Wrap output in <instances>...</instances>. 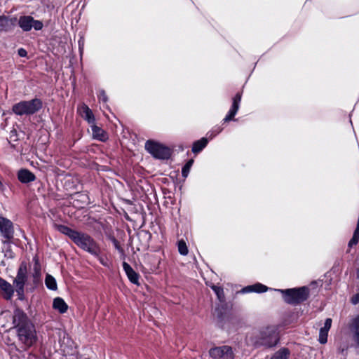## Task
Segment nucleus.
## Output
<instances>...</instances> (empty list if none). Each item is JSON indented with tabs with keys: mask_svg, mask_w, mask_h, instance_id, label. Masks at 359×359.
Here are the masks:
<instances>
[{
	"mask_svg": "<svg viewBox=\"0 0 359 359\" xmlns=\"http://www.w3.org/2000/svg\"><path fill=\"white\" fill-rule=\"evenodd\" d=\"M278 333L273 327H268L260 332L258 343L267 348L276 346L278 342Z\"/></svg>",
	"mask_w": 359,
	"mask_h": 359,
	"instance_id": "obj_7",
	"label": "nucleus"
},
{
	"mask_svg": "<svg viewBox=\"0 0 359 359\" xmlns=\"http://www.w3.org/2000/svg\"><path fill=\"white\" fill-rule=\"evenodd\" d=\"M194 163V160H189L186 164L182 167V175L184 177H187L189 173L190 169Z\"/></svg>",
	"mask_w": 359,
	"mask_h": 359,
	"instance_id": "obj_26",
	"label": "nucleus"
},
{
	"mask_svg": "<svg viewBox=\"0 0 359 359\" xmlns=\"http://www.w3.org/2000/svg\"><path fill=\"white\" fill-rule=\"evenodd\" d=\"M32 27L35 30H37V31L41 30L43 28V23H42L41 21L37 20H34L33 18Z\"/></svg>",
	"mask_w": 359,
	"mask_h": 359,
	"instance_id": "obj_30",
	"label": "nucleus"
},
{
	"mask_svg": "<svg viewBox=\"0 0 359 359\" xmlns=\"http://www.w3.org/2000/svg\"><path fill=\"white\" fill-rule=\"evenodd\" d=\"M145 149L155 158L168 159L172 154L171 149L158 142L147 140L145 143Z\"/></svg>",
	"mask_w": 359,
	"mask_h": 359,
	"instance_id": "obj_6",
	"label": "nucleus"
},
{
	"mask_svg": "<svg viewBox=\"0 0 359 359\" xmlns=\"http://www.w3.org/2000/svg\"><path fill=\"white\" fill-rule=\"evenodd\" d=\"M18 55L20 56V57H26L27 56V51L24 48H20L18 49Z\"/></svg>",
	"mask_w": 359,
	"mask_h": 359,
	"instance_id": "obj_35",
	"label": "nucleus"
},
{
	"mask_svg": "<svg viewBox=\"0 0 359 359\" xmlns=\"http://www.w3.org/2000/svg\"><path fill=\"white\" fill-rule=\"evenodd\" d=\"M0 290L3 297L6 300H10L13 296L15 287L8 281L0 277Z\"/></svg>",
	"mask_w": 359,
	"mask_h": 359,
	"instance_id": "obj_12",
	"label": "nucleus"
},
{
	"mask_svg": "<svg viewBox=\"0 0 359 359\" xmlns=\"http://www.w3.org/2000/svg\"><path fill=\"white\" fill-rule=\"evenodd\" d=\"M46 286L51 290H56L57 289V285L56 283V280L53 276L50 274H47L45 279Z\"/></svg>",
	"mask_w": 359,
	"mask_h": 359,
	"instance_id": "obj_23",
	"label": "nucleus"
},
{
	"mask_svg": "<svg viewBox=\"0 0 359 359\" xmlns=\"http://www.w3.org/2000/svg\"><path fill=\"white\" fill-rule=\"evenodd\" d=\"M356 278L359 280V268L356 269Z\"/></svg>",
	"mask_w": 359,
	"mask_h": 359,
	"instance_id": "obj_41",
	"label": "nucleus"
},
{
	"mask_svg": "<svg viewBox=\"0 0 359 359\" xmlns=\"http://www.w3.org/2000/svg\"><path fill=\"white\" fill-rule=\"evenodd\" d=\"M98 98L100 101H102L103 102H107V96L104 92V90H101L99 93Z\"/></svg>",
	"mask_w": 359,
	"mask_h": 359,
	"instance_id": "obj_32",
	"label": "nucleus"
},
{
	"mask_svg": "<svg viewBox=\"0 0 359 359\" xmlns=\"http://www.w3.org/2000/svg\"><path fill=\"white\" fill-rule=\"evenodd\" d=\"M283 296L284 301L289 304H298L307 299L309 297V289L306 287L281 290L278 289Z\"/></svg>",
	"mask_w": 359,
	"mask_h": 359,
	"instance_id": "obj_4",
	"label": "nucleus"
},
{
	"mask_svg": "<svg viewBox=\"0 0 359 359\" xmlns=\"http://www.w3.org/2000/svg\"><path fill=\"white\" fill-rule=\"evenodd\" d=\"M91 128L94 139L102 142H104L108 139L107 133L101 128L95 125V123L91 124Z\"/></svg>",
	"mask_w": 359,
	"mask_h": 359,
	"instance_id": "obj_18",
	"label": "nucleus"
},
{
	"mask_svg": "<svg viewBox=\"0 0 359 359\" xmlns=\"http://www.w3.org/2000/svg\"><path fill=\"white\" fill-rule=\"evenodd\" d=\"M351 303L353 304H357L359 303V294L357 293L351 298Z\"/></svg>",
	"mask_w": 359,
	"mask_h": 359,
	"instance_id": "obj_34",
	"label": "nucleus"
},
{
	"mask_svg": "<svg viewBox=\"0 0 359 359\" xmlns=\"http://www.w3.org/2000/svg\"><path fill=\"white\" fill-rule=\"evenodd\" d=\"M178 251L182 255H187L189 252L186 243L183 240H180L177 243Z\"/></svg>",
	"mask_w": 359,
	"mask_h": 359,
	"instance_id": "obj_27",
	"label": "nucleus"
},
{
	"mask_svg": "<svg viewBox=\"0 0 359 359\" xmlns=\"http://www.w3.org/2000/svg\"><path fill=\"white\" fill-rule=\"evenodd\" d=\"M350 330L353 341L359 346V315L353 319L350 325Z\"/></svg>",
	"mask_w": 359,
	"mask_h": 359,
	"instance_id": "obj_16",
	"label": "nucleus"
},
{
	"mask_svg": "<svg viewBox=\"0 0 359 359\" xmlns=\"http://www.w3.org/2000/svg\"><path fill=\"white\" fill-rule=\"evenodd\" d=\"M222 130V128H220V127H217V128L215 129V130L213 132H215V134H211L210 135V137L212 138V137L215 136L216 135L219 134L221 131Z\"/></svg>",
	"mask_w": 359,
	"mask_h": 359,
	"instance_id": "obj_36",
	"label": "nucleus"
},
{
	"mask_svg": "<svg viewBox=\"0 0 359 359\" xmlns=\"http://www.w3.org/2000/svg\"><path fill=\"white\" fill-rule=\"evenodd\" d=\"M122 265L123 269L126 274L127 275V277L129 279V280L136 285H140V275L137 272H135L133 270V269L130 266V265L127 262H123Z\"/></svg>",
	"mask_w": 359,
	"mask_h": 359,
	"instance_id": "obj_14",
	"label": "nucleus"
},
{
	"mask_svg": "<svg viewBox=\"0 0 359 359\" xmlns=\"http://www.w3.org/2000/svg\"><path fill=\"white\" fill-rule=\"evenodd\" d=\"M16 18H10L6 15H0V32H8L13 29Z\"/></svg>",
	"mask_w": 359,
	"mask_h": 359,
	"instance_id": "obj_13",
	"label": "nucleus"
},
{
	"mask_svg": "<svg viewBox=\"0 0 359 359\" xmlns=\"http://www.w3.org/2000/svg\"><path fill=\"white\" fill-rule=\"evenodd\" d=\"M5 189V187L3 184V183L1 182V181L0 180V191L1 192H3Z\"/></svg>",
	"mask_w": 359,
	"mask_h": 359,
	"instance_id": "obj_40",
	"label": "nucleus"
},
{
	"mask_svg": "<svg viewBox=\"0 0 359 359\" xmlns=\"http://www.w3.org/2000/svg\"><path fill=\"white\" fill-rule=\"evenodd\" d=\"M211 288L216 294L219 302H223L225 301L224 292L222 287L213 285L211 286Z\"/></svg>",
	"mask_w": 359,
	"mask_h": 359,
	"instance_id": "obj_25",
	"label": "nucleus"
},
{
	"mask_svg": "<svg viewBox=\"0 0 359 359\" xmlns=\"http://www.w3.org/2000/svg\"><path fill=\"white\" fill-rule=\"evenodd\" d=\"M332 326V319L327 318L325 321L324 326L320 328V330H323L325 331H329Z\"/></svg>",
	"mask_w": 359,
	"mask_h": 359,
	"instance_id": "obj_31",
	"label": "nucleus"
},
{
	"mask_svg": "<svg viewBox=\"0 0 359 359\" xmlns=\"http://www.w3.org/2000/svg\"><path fill=\"white\" fill-rule=\"evenodd\" d=\"M17 176L18 180L22 184H27L36 180L35 175L26 168L19 170Z\"/></svg>",
	"mask_w": 359,
	"mask_h": 359,
	"instance_id": "obj_15",
	"label": "nucleus"
},
{
	"mask_svg": "<svg viewBox=\"0 0 359 359\" xmlns=\"http://www.w3.org/2000/svg\"><path fill=\"white\" fill-rule=\"evenodd\" d=\"M53 307L57 310L60 313H65L68 309V305L61 297H56L53 300Z\"/></svg>",
	"mask_w": 359,
	"mask_h": 359,
	"instance_id": "obj_21",
	"label": "nucleus"
},
{
	"mask_svg": "<svg viewBox=\"0 0 359 359\" xmlns=\"http://www.w3.org/2000/svg\"><path fill=\"white\" fill-rule=\"evenodd\" d=\"M97 258H98L100 262L103 265V266H107V262L104 261V259L102 257H100V255L98 257H96Z\"/></svg>",
	"mask_w": 359,
	"mask_h": 359,
	"instance_id": "obj_38",
	"label": "nucleus"
},
{
	"mask_svg": "<svg viewBox=\"0 0 359 359\" xmlns=\"http://www.w3.org/2000/svg\"><path fill=\"white\" fill-rule=\"evenodd\" d=\"M208 142V139L205 137H202L201 140L194 142L191 149L192 152L197 154L201 151L206 147Z\"/></svg>",
	"mask_w": 359,
	"mask_h": 359,
	"instance_id": "obj_22",
	"label": "nucleus"
},
{
	"mask_svg": "<svg viewBox=\"0 0 359 359\" xmlns=\"http://www.w3.org/2000/svg\"><path fill=\"white\" fill-rule=\"evenodd\" d=\"M348 346H340L338 348V351L341 353H343L344 351H347Z\"/></svg>",
	"mask_w": 359,
	"mask_h": 359,
	"instance_id": "obj_37",
	"label": "nucleus"
},
{
	"mask_svg": "<svg viewBox=\"0 0 359 359\" xmlns=\"http://www.w3.org/2000/svg\"><path fill=\"white\" fill-rule=\"evenodd\" d=\"M328 332L323 330L319 331V339L318 341L321 344H324L327 341Z\"/></svg>",
	"mask_w": 359,
	"mask_h": 359,
	"instance_id": "obj_28",
	"label": "nucleus"
},
{
	"mask_svg": "<svg viewBox=\"0 0 359 359\" xmlns=\"http://www.w3.org/2000/svg\"><path fill=\"white\" fill-rule=\"evenodd\" d=\"M290 351L286 348H280L271 359H287Z\"/></svg>",
	"mask_w": 359,
	"mask_h": 359,
	"instance_id": "obj_24",
	"label": "nucleus"
},
{
	"mask_svg": "<svg viewBox=\"0 0 359 359\" xmlns=\"http://www.w3.org/2000/svg\"><path fill=\"white\" fill-rule=\"evenodd\" d=\"M209 355L213 359H233L234 354L232 348L229 346H222L212 348Z\"/></svg>",
	"mask_w": 359,
	"mask_h": 359,
	"instance_id": "obj_8",
	"label": "nucleus"
},
{
	"mask_svg": "<svg viewBox=\"0 0 359 359\" xmlns=\"http://www.w3.org/2000/svg\"><path fill=\"white\" fill-rule=\"evenodd\" d=\"M268 287L262 284V283H256L255 285H248L247 287H245L244 288L242 289V292L243 293H246V292H257V293H261V292H266L268 290Z\"/></svg>",
	"mask_w": 359,
	"mask_h": 359,
	"instance_id": "obj_20",
	"label": "nucleus"
},
{
	"mask_svg": "<svg viewBox=\"0 0 359 359\" xmlns=\"http://www.w3.org/2000/svg\"><path fill=\"white\" fill-rule=\"evenodd\" d=\"M56 229L59 232L67 236L75 245L83 250L95 257H98L100 254L99 244L89 234L76 231L62 224L56 225Z\"/></svg>",
	"mask_w": 359,
	"mask_h": 359,
	"instance_id": "obj_2",
	"label": "nucleus"
},
{
	"mask_svg": "<svg viewBox=\"0 0 359 359\" xmlns=\"http://www.w3.org/2000/svg\"><path fill=\"white\" fill-rule=\"evenodd\" d=\"M43 107L41 99L20 101L12 107L13 112L18 116H31L38 112Z\"/></svg>",
	"mask_w": 359,
	"mask_h": 359,
	"instance_id": "obj_3",
	"label": "nucleus"
},
{
	"mask_svg": "<svg viewBox=\"0 0 359 359\" xmlns=\"http://www.w3.org/2000/svg\"><path fill=\"white\" fill-rule=\"evenodd\" d=\"M27 267L25 262H22L13 280V286L20 300L25 299V285L27 282Z\"/></svg>",
	"mask_w": 359,
	"mask_h": 359,
	"instance_id": "obj_5",
	"label": "nucleus"
},
{
	"mask_svg": "<svg viewBox=\"0 0 359 359\" xmlns=\"http://www.w3.org/2000/svg\"><path fill=\"white\" fill-rule=\"evenodd\" d=\"M77 111L79 115L85 119L89 124L95 123V118L92 110L86 105L83 103L78 107Z\"/></svg>",
	"mask_w": 359,
	"mask_h": 359,
	"instance_id": "obj_11",
	"label": "nucleus"
},
{
	"mask_svg": "<svg viewBox=\"0 0 359 359\" xmlns=\"http://www.w3.org/2000/svg\"><path fill=\"white\" fill-rule=\"evenodd\" d=\"M13 325L23 351L28 350L37 342L38 336L35 325L23 310L18 308L14 310Z\"/></svg>",
	"mask_w": 359,
	"mask_h": 359,
	"instance_id": "obj_1",
	"label": "nucleus"
},
{
	"mask_svg": "<svg viewBox=\"0 0 359 359\" xmlns=\"http://www.w3.org/2000/svg\"><path fill=\"white\" fill-rule=\"evenodd\" d=\"M242 94L241 93H237L236 95L233 97V102L231 109H229L228 114L224 118V123L229 122L230 121L233 120L235 115L237 114L240 103L241 101Z\"/></svg>",
	"mask_w": 359,
	"mask_h": 359,
	"instance_id": "obj_10",
	"label": "nucleus"
},
{
	"mask_svg": "<svg viewBox=\"0 0 359 359\" xmlns=\"http://www.w3.org/2000/svg\"><path fill=\"white\" fill-rule=\"evenodd\" d=\"M358 241L359 238L353 236L352 238L348 242V248H352L353 245H355L358 243Z\"/></svg>",
	"mask_w": 359,
	"mask_h": 359,
	"instance_id": "obj_33",
	"label": "nucleus"
},
{
	"mask_svg": "<svg viewBox=\"0 0 359 359\" xmlns=\"http://www.w3.org/2000/svg\"><path fill=\"white\" fill-rule=\"evenodd\" d=\"M353 236L359 238V227L356 226Z\"/></svg>",
	"mask_w": 359,
	"mask_h": 359,
	"instance_id": "obj_39",
	"label": "nucleus"
},
{
	"mask_svg": "<svg viewBox=\"0 0 359 359\" xmlns=\"http://www.w3.org/2000/svg\"><path fill=\"white\" fill-rule=\"evenodd\" d=\"M33 17L29 15L21 16L18 20L20 27L25 32L30 31L32 28Z\"/></svg>",
	"mask_w": 359,
	"mask_h": 359,
	"instance_id": "obj_19",
	"label": "nucleus"
},
{
	"mask_svg": "<svg viewBox=\"0 0 359 359\" xmlns=\"http://www.w3.org/2000/svg\"><path fill=\"white\" fill-rule=\"evenodd\" d=\"M112 243L115 248L121 254L123 259H124L126 257L124 250L120 245L119 242L115 238H113Z\"/></svg>",
	"mask_w": 359,
	"mask_h": 359,
	"instance_id": "obj_29",
	"label": "nucleus"
},
{
	"mask_svg": "<svg viewBox=\"0 0 359 359\" xmlns=\"http://www.w3.org/2000/svg\"><path fill=\"white\" fill-rule=\"evenodd\" d=\"M34 262L32 271L33 283L37 285L41 281V267L37 257L34 258Z\"/></svg>",
	"mask_w": 359,
	"mask_h": 359,
	"instance_id": "obj_17",
	"label": "nucleus"
},
{
	"mask_svg": "<svg viewBox=\"0 0 359 359\" xmlns=\"http://www.w3.org/2000/svg\"><path fill=\"white\" fill-rule=\"evenodd\" d=\"M0 233L1 236L6 240L5 243H10L13 238L14 229L13 225L11 220L4 217L0 215Z\"/></svg>",
	"mask_w": 359,
	"mask_h": 359,
	"instance_id": "obj_9",
	"label": "nucleus"
}]
</instances>
